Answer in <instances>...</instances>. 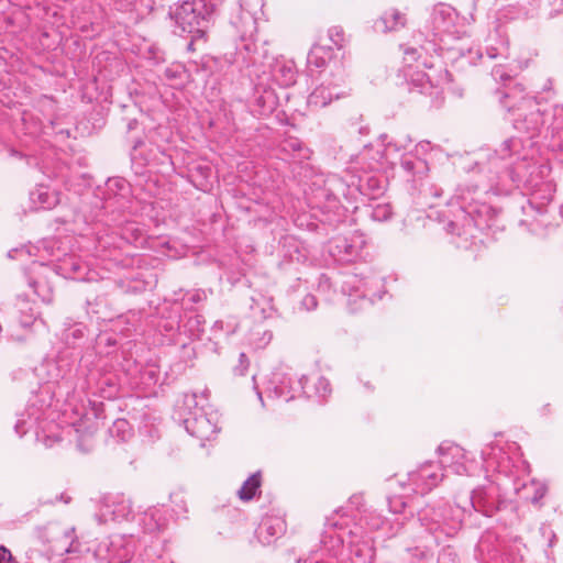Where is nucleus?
I'll return each mask as SVG.
<instances>
[{
  "mask_svg": "<svg viewBox=\"0 0 563 563\" xmlns=\"http://www.w3.org/2000/svg\"><path fill=\"white\" fill-rule=\"evenodd\" d=\"M440 455L439 462L427 461L407 474V482L395 475L389 478V489L394 497L389 498V512H393L395 519L389 518V531L393 530V522L398 528H402L408 519L406 515H398V508H405L407 501L405 498L411 493L424 495L431 492L443 479V468L452 470L457 475H474L478 470L475 461L466 457L465 451L457 444L443 442L438 448Z\"/></svg>",
  "mask_w": 563,
  "mask_h": 563,
  "instance_id": "nucleus-1",
  "label": "nucleus"
},
{
  "mask_svg": "<svg viewBox=\"0 0 563 563\" xmlns=\"http://www.w3.org/2000/svg\"><path fill=\"white\" fill-rule=\"evenodd\" d=\"M550 168L547 165H530L528 172H508L501 179V188L496 194L509 191L512 188H522L529 196L527 205L521 207L525 218L519 225L526 227L529 232L541 235L550 221L547 219L548 205L552 201L555 185L549 177Z\"/></svg>",
  "mask_w": 563,
  "mask_h": 563,
  "instance_id": "nucleus-2",
  "label": "nucleus"
},
{
  "mask_svg": "<svg viewBox=\"0 0 563 563\" xmlns=\"http://www.w3.org/2000/svg\"><path fill=\"white\" fill-rule=\"evenodd\" d=\"M478 186H459L454 196L448 202L452 219L448 221L445 230L456 234L457 247L467 249L477 231L492 228L497 216L496 210L478 199Z\"/></svg>",
  "mask_w": 563,
  "mask_h": 563,
  "instance_id": "nucleus-3",
  "label": "nucleus"
},
{
  "mask_svg": "<svg viewBox=\"0 0 563 563\" xmlns=\"http://www.w3.org/2000/svg\"><path fill=\"white\" fill-rule=\"evenodd\" d=\"M501 107L512 115V126L519 133H525L529 139L550 134L552 137L561 129V123L555 121V112L536 98L525 93L520 85L498 89L496 91Z\"/></svg>",
  "mask_w": 563,
  "mask_h": 563,
  "instance_id": "nucleus-4",
  "label": "nucleus"
},
{
  "mask_svg": "<svg viewBox=\"0 0 563 563\" xmlns=\"http://www.w3.org/2000/svg\"><path fill=\"white\" fill-rule=\"evenodd\" d=\"M391 147L394 152L393 161L389 159V168L398 164L407 181L411 184V195L417 196V203L432 208L430 199L440 198L442 189L428 180L430 168L426 155L432 150L431 143L421 141L412 150L406 151L407 146L401 142H389V151Z\"/></svg>",
  "mask_w": 563,
  "mask_h": 563,
  "instance_id": "nucleus-5",
  "label": "nucleus"
},
{
  "mask_svg": "<svg viewBox=\"0 0 563 563\" xmlns=\"http://www.w3.org/2000/svg\"><path fill=\"white\" fill-rule=\"evenodd\" d=\"M399 48L402 51L404 66L399 69L397 78L400 80L399 84L407 86L409 91L417 90L426 93L431 88L451 81V74L443 67L441 62L438 66L435 64L428 65L427 62H423L422 65L430 70L429 73L419 70L418 65L413 69L412 63H418L421 57L419 49L404 45H400Z\"/></svg>",
  "mask_w": 563,
  "mask_h": 563,
  "instance_id": "nucleus-6",
  "label": "nucleus"
},
{
  "mask_svg": "<svg viewBox=\"0 0 563 563\" xmlns=\"http://www.w3.org/2000/svg\"><path fill=\"white\" fill-rule=\"evenodd\" d=\"M530 163L523 148L522 140L517 136L506 139L488 158L489 187L483 188L482 192L501 188V179L508 172H528Z\"/></svg>",
  "mask_w": 563,
  "mask_h": 563,
  "instance_id": "nucleus-7",
  "label": "nucleus"
},
{
  "mask_svg": "<svg viewBox=\"0 0 563 563\" xmlns=\"http://www.w3.org/2000/svg\"><path fill=\"white\" fill-rule=\"evenodd\" d=\"M466 509L459 504L452 506L446 503L427 506L418 512L421 526L440 543L454 537L462 527Z\"/></svg>",
  "mask_w": 563,
  "mask_h": 563,
  "instance_id": "nucleus-8",
  "label": "nucleus"
},
{
  "mask_svg": "<svg viewBox=\"0 0 563 563\" xmlns=\"http://www.w3.org/2000/svg\"><path fill=\"white\" fill-rule=\"evenodd\" d=\"M428 29L440 41L445 38H460L465 31L454 8L445 3H439L432 8L428 20Z\"/></svg>",
  "mask_w": 563,
  "mask_h": 563,
  "instance_id": "nucleus-9",
  "label": "nucleus"
},
{
  "mask_svg": "<svg viewBox=\"0 0 563 563\" xmlns=\"http://www.w3.org/2000/svg\"><path fill=\"white\" fill-rule=\"evenodd\" d=\"M470 505L474 511L481 512L486 517H492L496 511L501 509L505 501L499 499L497 487L490 485L488 487L474 489L470 496Z\"/></svg>",
  "mask_w": 563,
  "mask_h": 563,
  "instance_id": "nucleus-10",
  "label": "nucleus"
},
{
  "mask_svg": "<svg viewBox=\"0 0 563 563\" xmlns=\"http://www.w3.org/2000/svg\"><path fill=\"white\" fill-rule=\"evenodd\" d=\"M487 59H508L509 58V43L506 38L498 35L496 44H489L485 48V54L481 49H468L470 62L475 64L476 60Z\"/></svg>",
  "mask_w": 563,
  "mask_h": 563,
  "instance_id": "nucleus-11",
  "label": "nucleus"
},
{
  "mask_svg": "<svg viewBox=\"0 0 563 563\" xmlns=\"http://www.w3.org/2000/svg\"><path fill=\"white\" fill-rule=\"evenodd\" d=\"M260 487H261V477L258 475L254 474V475L250 476L243 483L238 495L241 500L249 501L255 496V494Z\"/></svg>",
  "mask_w": 563,
  "mask_h": 563,
  "instance_id": "nucleus-12",
  "label": "nucleus"
},
{
  "mask_svg": "<svg viewBox=\"0 0 563 563\" xmlns=\"http://www.w3.org/2000/svg\"><path fill=\"white\" fill-rule=\"evenodd\" d=\"M329 38L331 44H323L321 48H327L329 51L333 49H342L345 46V34L342 27L333 26L329 30Z\"/></svg>",
  "mask_w": 563,
  "mask_h": 563,
  "instance_id": "nucleus-13",
  "label": "nucleus"
},
{
  "mask_svg": "<svg viewBox=\"0 0 563 563\" xmlns=\"http://www.w3.org/2000/svg\"><path fill=\"white\" fill-rule=\"evenodd\" d=\"M492 76L497 81L506 82L514 78L515 71L505 65L498 64L493 68Z\"/></svg>",
  "mask_w": 563,
  "mask_h": 563,
  "instance_id": "nucleus-14",
  "label": "nucleus"
},
{
  "mask_svg": "<svg viewBox=\"0 0 563 563\" xmlns=\"http://www.w3.org/2000/svg\"><path fill=\"white\" fill-rule=\"evenodd\" d=\"M530 487L533 489V495L530 497V501L533 505H538L547 494V486L532 481Z\"/></svg>",
  "mask_w": 563,
  "mask_h": 563,
  "instance_id": "nucleus-15",
  "label": "nucleus"
},
{
  "mask_svg": "<svg viewBox=\"0 0 563 563\" xmlns=\"http://www.w3.org/2000/svg\"><path fill=\"white\" fill-rule=\"evenodd\" d=\"M393 25L389 26V31L398 30L399 27H404L407 23L406 14L400 12L399 10H394L391 14Z\"/></svg>",
  "mask_w": 563,
  "mask_h": 563,
  "instance_id": "nucleus-16",
  "label": "nucleus"
},
{
  "mask_svg": "<svg viewBox=\"0 0 563 563\" xmlns=\"http://www.w3.org/2000/svg\"><path fill=\"white\" fill-rule=\"evenodd\" d=\"M11 553L3 547H0V563H11Z\"/></svg>",
  "mask_w": 563,
  "mask_h": 563,
  "instance_id": "nucleus-17",
  "label": "nucleus"
},
{
  "mask_svg": "<svg viewBox=\"0 0 563 563\" xmlns=\"http://www.w3.org/2000/svg\"><path fill=\"white\" fill-rule=\"evenodd\" d=\"M482 460L487 462L488 465L490 466L492 464L486 460V452L485 451H482Z\"/></svg>",
  "mask_w": 563,
  "mask_h": 563,
  "instance_id": "nucleus-18",
  "label": "nucleus"
},
{
  "mask_svg": "<svg viewBox=\"0 0 563 563\" xmlns=\"http://www.w3.org/2000/svg\"><path fill=\"white\" fill-rule=\"evenodd\" d=\"M521 488L526 489V488H528V486L526 484H523Z\"/></svg>",
  "mask_w": 563,
  "mask_h": 563,
  "instance_id": "nucleus-19",
  "label": "nucleus"
},
{
  "mask_svg": "<svg viewBox=\"0 0 563 563\" xmlns=\"http://www.w3.org/2000/svg\"><path fill=\"white\" fill-rule=\"evenodd\" d=\"M560 212H561V216H562V218H563V207L561 208V211H560Z\"/></svg>",
  "mask_w": 563,
  "mask_h": 563,
  "instance_id": "nucleus-20",
  "label": "nucleus"
}]
</instances>
